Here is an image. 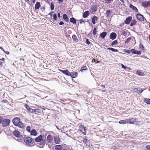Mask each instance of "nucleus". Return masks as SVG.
<instances>
[{
    "label": "nucleus",
    "mask_w": 150,
    "mask_h": 150,
    "mask_svg": "<svg viewBox=\"0 0 150 150\" xmlns=\"http://www.w3.org/2000/svg\"><path fill=\"white\" fill-rule=\"evenodd\" d=\"M35 141L36 142H38L37 145L38 147L40 148L44 147L45 143V140L43 139V137L41 135L37 137L35 139Z\"/></svg>",
    "instance_id": "nucleus-1"
},
{
    "label": "nucleus",
    "mask_w": 150,
    "mask_h": 150,
    "mask_svg": "<svg viewBox=\"0 0 150 150\" xmlns=\"http://www.w3.org/2000/svg\"><path fill=\"white\" fill-rule=\"evenodd\" d=\"M25 107L29 112L35 114H39L41 112V110L40 109V107L36 108L35 109H33L30 108L28 105L26 104Z\"/></svg>",
    "instance_id": "nucleus-2"
},
{
    "label": "nucleus",
    "mask_w": 150,
    "mask_h": 150,
    "mask_svg": "<svg viewBox=\"0 0 150 150\" xmlns=\"http://www.w3.org/2000/svg\"><path fill=\"white\" fill-rule=\"evenodd\" d=\"M14 125L16 126H18L20 128H23L24 125L20 121V119L18 117H14L12 120Z\"/></svg>",
    "instance_id": "nucleus-3"
},
{
    "label": "nucleus",
    "mask_w": 150,
    "mask_h": 150,
    "mask_svg": "<svg viewBox=\"0 0 150 150\" xmlns=\"http://www.w3.org/2000/svg\"><path fill=\"white\" fill-rule=\"evenodd\" d=\"M13 135L16 137L15 139L19 142H21L23 140V137L22 136L20 135L19 132L17 130H15L13 132Z\"/></svg>",
    "instance_id": "nucleus-4"
},
{
    "label": "nucleus",
    "mask_w": 150,
    "mask_h": 150,
    "mask_svg": "<svg viewBox=\"0 0 150 150\" xmlns=\"http://www.w3.org/2000/svg\"><path fill=\"white\" fill-rule=\"evenodd\" d=\"M24 141L26 145L30 146L34 142L33 139L30 137H26L24 139Z\"/></svg>",
    "instance_id": "nucleus-5"
},
{
    "label": "nucleus",
    "mask_w": 150,
    "mask_h": 150,
    "mask_svg": "<svg viewBox=\"0 0 150 150\" xmlns=\"http://www.w3.org/2000/svg\"><path fill=\"white\" fill-rule=\"evenodd\" d=\"M10 122V120L8 119H6L3 120L1 124L4 127H6L8 125Z\"/></svg>",
    "instance_id": "nucleus-6"
},
{
    "label": "nucleus",
    "mask_w": 150,
    "mask_h": 150,
    "mask_svg": "<svg viewBox=\"0 0 150 150\" xmlns=\"http://www.w3.org/2000/svg\"><path fill=\"white\" fill-rule=\"evenodd\" d=\"M79 130L83 134H84V133H86L85 127L84 125H79Z\"/></svg>",
    "instance_id": "nucleus-7"
},
{
    "label": "nucleus",
    "mask_w": 150,
    "mask_h": 150,
    "mask_svg": "<svg viewBox=\"0 0 150 150\" xmlns=\"http://www.w3.org/2000/svg\"><path fill=\"white\" fill-rule=\"evenodd\" d=\"M54 141L56 144H59L60 143V138L57 136H55L54 137Z\"/></svg>",
    "instance_id": "nucleus-8"
},
{
    "label": "nucleus",
    "mask_w": 150,
    "mask_h": 150,
    "mask_svg": "<svg viewBox=\"0 0 150 150\" xmlns=\"http://www.w3.org/2000/svg\"><path fill=\"white\" fill-rule=\"evenodd\" d=\"M136 17L138 20L141 21H144V17L142 14L139 13L136 15Z\"/></svg>",
    "instance_id": "nucleus-9"
},
{
    "label": "nucleus",
    "mask_w": 150,
    "mask_h": 150,
    "mask_svg": "<svg viewBox=\"0 0 150 150\" xmlns=\"http://www.w3.org/2000/svg\"><path fill=\"white\" fill-rule=\"evenodd\" d=\"M53 138L51 135H48L47 137V140L48 143H51L52 142Z\"/></svg>",
    "instance_id": "nucleus-10"
},
{
    "label": "nucleus",
    "mask_w": 150,
    "mask_h": 150,
    "mask_svg": "<svg viewBox=\"0 0 150 150\" xmlns=\"http://www.w3.org/2000/svg\"><path fill=\"white\" fill-rule=\"evenodd\" d=\"M142 6L144 7L150 6V1H145L142 3Z\"/></svg>",
    "instance_id": "nucleus-11"
},
{
    "label": "nucleus",
    "mask_w": 150,
    "mask_h": 150,
    "mask_svg": "<svg viewBox=\"0 0 150 150\" xmlns=\"http://www.w3.org/2000/svg\"><path fill=\"white\" fill-rule=\"evenodd\" d=\"M78 73L77 72L73 71L70 73L69 75L72 78L76 77L78 76Z\"/></svg>",
    "instance_id": "nucleus-12"
},
{
    "label": "nucleus",
    "mask_w": 150,
    "mask_h": 150,
    "mask_svg": "<svg viewBox=\"0 0 150 150\" xmlns=\"http://www.w3.org/2000/svg\"><path fill=\"white\" fill-rule=\"evenodd\" d=\"M132 19V17L129 16L126 18L125 20V23L126 24H129Z\"/></svg>",
    "instance_id": "nucleus-13"
},
{
    "label": "nucleus",
    "mask_w": 150,
    "mask_h": 150,
    "mask_svg": "<svg viewBox=\"0 0 150 150\" xmlns=\"http://www.w3.org/2000/svg\"><path fill=\"white\" fill-rule=\"evenodd\" d=\"M136 119V118H131L129 120H127V123L134 124V123Z\"/></svg>",
    "instance_id": "nucleus-14"
},
{
    "label": "nucleus",
    "mask_w": 150,
    "mask_h": 150,
    "mask_svg": "<svg viewBox=\"0 0 150 150\" xmlns=\"http://www.w3.org/2000/svg\"><path fill=\"white\" fill-rule=\"evenodd\" d=\"M116 34L115 33L112 32L110 33V38L112 40H113L116 38Z\"/></svg>",
    "instance_id": "nucleus-15"
},
{
    "label": "nucleus",
    "mask_w": 150,
    "mask_h": 150,
    "mask_svg": "<svg viewBox=\"0 0 150 150\" xmlns=\"http://www.w3.org/2000/svg\"><path fill=\"white\" fill-rule=\"evenodd\" d=\"M59 71L61 72L63 74L66 75L67 76H69L70 74V72L67 69H66L64 70H62L60 69H59Z\"/></svg>",
    "instance_id": "nucleus-16"
},
{
    "label": "nucleus",
    "mask_w": 150,
    "mask_h": 150,
    "mask_svg": "<svg viewBox=\"0 0 150 150\" xmlns=\"http://www.w3.org/2000/svg\"><path fill=\"white\" fill-rule=\"evenodd\" d=\"M98 18L96 16H94L92 18V22L94 25L97 21Z\"/></svg>",
    "instance_id": "nucleus-17"
},
{
    "label": "nucleus",
    "mask_w": 150,
    "mask_h": 150,
    "mask_svg": "<svg viewBox=\"0 0 150 150\" xmlns=\"http://www.w3.org/2000/svg\"><path fill=\"white\" fill-rule=\"evenodd\" d=\"M97 6L96 5H94L92 6L91 8V12H95L97 10Z\"/></svg>",
    "instance_id": "nucleus-18"
},
{
    "label": "nucleus",
    "mask_w": 150,
    "mask_h": 150,
    "mask_svg": "<svg viewBox=\"0 0 150 150\" xmlns=\"http://www.w3.org/2000/svg\"><path fill=\"white\" fill-rule=\"evenodd\" d=\"M83 142L85 143L86 146H89L90 145L89 141L86 138H84L83 140Z\"/></svg>",
    "instance_id": "nucleus-19"
},
{
    "label": "nucleus",
    "mask_w": 150,
    "mask_h": 150,
    "mask_svg": "<svg viewBox=\"0 0 150 150\" xmlns=\"http://www.w3.org/2000/svg\"><path fill=\"white\" fill-rule=\"evenodd\" d=\"M41 6L40 3L39 2H36L35 5V10H37L39 9Z\"/></svg>",
    "instance_id": "nucleus-20"
},
{
    "label": "nucleus",
    "mask_w": 150,
    "mask_h": 150,
    "mask_svg": "<svg viewBox=\"0 0 150 150\" xmlns=\"http://www.w3.org/2000/svg\"><path fill=\"white\" fill-rule=\"evenodd\" d=\"M134 91L135 92L140 93L143 92V90L140 88L139 89L138 88H134Z\"/></svg>",
    "instance_id": "nucleus-21"
},
{
    "label": "nucleus",
    "mask_w": 150,
    "mask_h": 150,
    "mask_svg": "<svg viewBox=\"0 0 150 150\" xmlns=\"http://www.w3.org/2000/svg\"><path fill=\"white\" fill-rule=\"evenodd\" d=\"M89 15V12L88 11H86L83 13V18L87 17Z\"/></svg>",
    "instance_id": "nucleus-22"
},
{
    "label": "nucleus",
    "mask_w": 150,
    "mask_h": 150,
    "mask_svg": "<svg viewBox=\"0 0 150 150\" xmlns=\"http://www.w3.org/2000/svg\"><path fill=\"white\" fill-rule=\"evenodd\" d=\"M107 32H103L100 35V37L102 38H105L107 35Z\"/></svg>",
    "instance_id": "nucleus-23"
},
{
    "label": "nucleus",
    "mask_w": 150,
    "mask_h": 150,
    "mask_svg": "<svg viewBox=\"0 0 150 150\" xmlns=\"http://www.w3.org/2000/svg\"><path fill=\"white\" fill-rule=\"evenodd\" d=\"M30 134L31 135L36 136L37 134V133L36 130L35 129H32L30 131Z\"/></svg>",
    "instance_id": "nucleus-24"
},
{
    "label": "nucleus",
    "mask_w": 150,
    "mask_h": 150,
    "mask_svg": "<svg viewBox=\"0 0 150 150\" xmlns=\"http://www.w3.org/2000/svg\"><path fill=\"white\" fill-rule=\"evenodd\" d=\"M129 7L132 9L135 12H138V10L137 8L133 6L132 5L130 4L129 5Z\"/></svg>",
    "instance_id": "nucleus-25"
},
{
    "label": "nucleus",
    "mask_w": 150,
    "mask_h": 150,
    "mask_svg": "<svg viewBox=\"0 0 150 150\" xmlns=\"http://www.w3.org/2000/svg\"><path fill=\"white\" fill-rule=\"evenodd\" d=\"M70 21L74 24H76V20L74 18L72 17L70 18Z\"/></svg>",
    "instance_id": "nucleus-26"
},
{
    "label": "nucleus",
    "mask_w": 150,
    "mask_h": 150,
    "mask_svg": "<svg viewBox=\"0 0 150 150\" xmlns=\"http://www.w3.org/2000/svg\"><path fill=\"white\" fill-rule=\"evenodd\" d=\"M111 12V11L110 10H108L106 11L105 15L107 17H109L110 16V14Z\"/></svg>",
    "instance_id": "nucleus-27"
},
{
    "label": "nucleus",
    "mask_w": 150,
    "mask_h": 150,
    "mask_svg": "<svg viewBox=\"0 0 150 150\" xmlns=\"http://www.w3.org/2000/svg\"><path fill=\"white\" fill-rule=\"evenodd\" d=\"M137 23V21L133 19L131 21V22L130 24V26H132L135 25Z\"/></svg>",
    "instance_id": "nucleus-28"
},
{
    "label": "nucleus",
    "mask_w": 150,
    "mask_h": 150,
    "mask_svg": "<svg viewBox=\"0 0 150 150\" xmlns=\"http://www.w3.org/2000/svg\"><path fill=\"white\" fill-rule=\"evenodd\" d=\"M62 148V145H57L55 146L56 150H61Z\"/></svg>",
    "instance_id": "nucleus-29"
},
{
    "label": "nucleus",
    "mask_w": 150,
    "mask_h": 150,
    "mask_svg": "<svg viewBox=\"0 0 150 150\" xmlns=\"http://www.w3.org/2000/svg\"><path fill=\"white\" fill-rule=\"evenodd\" d=\"M107 49L113 52H118V50L117 49H114L112 47H107Z\"/></svg>",
    "instance_id": "nucleus-30"
},
{
    "label": "nucleus",
    "mask_w": 150,
    "mask_h": 150,
    "mask_svg": "<svg viewBox=\"0 0 150 150\" xmlns=\"http://www.w3.org/2000/svg\"><path fill=\"white\" fill-rule=\"evenodd\" d=\"M63 18L66 21L68 22L69 21L68 18L66 14H64L63 16Z\"/></svg>",
    "instance_id": "nucleus-31"
},
{
    "label": "nucleus",
    "mask_w": 150,
    "mask_h": 150,
    "mask_svg": "<svg viewBox=\"0 0 150 150\" xmlns=\"http://www.w3.org/2000/svg\"><path fill=\"white\" fill-rule=\"evenodd\" d=\"M136 74L139 76H143L144 75V73L142 72L140 70H137L136 71Z\"/></svg>",
    "instance_id": "nucleus-32"
},
{
    "label": "nucleus",
    "mask_w": 150,
    "mask_h": 150,
    "mask_svg": "<svg viewBox=\"0 0 150 150\" xmlns=\"http://www.w3.org/2000/svg\"><path fill=\"white\" fill-rule=\"evenodd\" d=\"M72 38L74 41H75L76 42H77L78 41V38L75 35H73L72 36Z\"/></svg>",
    "instance_id": "nucleus-33"
},
{
    "label": "nucleus",
    "mask_w": 150,
    "mask_h": 150,
    "mask_svg": "<svg viewBox=\"0 0 150 150\" xmlns=\"http://www.w3.org/2000/svg\"><path fill=\"white\" fill-rule=\"evenodd\" d=\"M127 120H121L119 121V123L120 124H125L127 123Z\"/></svg>",
    "instance_id": "nucleus-34"
},
{
    "label": "nucleus",
    "mask_w": 150,
    "mask_h": 150,
    "mask_svg": "<svg viewBox=\"0 0 150 150\" xmlns=\"http://www.w3.org/2000/svg\"><path fill=\"white\" fill-rule=\"evenodd\" d=\"M5 59L3 58L1 59H0V65L2 66V65L5 62L4 61Z\"/></svg>",
    "instance_id": "nucleus-35"
},
{
    "label": "nucleus",
    "mask_w": 150,
    "mask_h": 150,
    "mask_svg": "<svg viewBox=\"0 0 150 150\" xmlns=\"http://www.w3.org/2000/svg\"><path fill=\"white\" fill-rule=\"evenodd\" d=\"M132 38V37H130L128 38L127 40H125V44H127L128 42H129L130 41V40H131Z\"/></svg>",
    "instance_id": "nucleus-36"
},
{
    "label": "nucleus",
    "mask_w": 150,
    "mask_h": 150,
    "mask_svg": "<svg viewBox=\"0 0 150 150\" xmlns=\"http://www.w3.org/2000/svg\"><path fill=\"white\" fill-rule=\"evenodd\" d=\"M118 43V42H117V40H115L114 41H113L112 43H111V45L112 46H113V45H116Z\"/></svg>",
    "instance_id": "nucleus-37"
},
{
    "label": "nucleus",
    "mask_w": 150,
    "mask_h": 150,
    "mask_svg": "<svg viewBox=\"0 0 150 150\" xmlns=\"http://www.w3.org/2000/svg\"><path fill=\"white\" fill-rule=\"evenodd\" d=\"M139 48L141 50H144V47L141 43L139 45Z\"/></svg>",
    "instance_id": "nucleus-38"
},
{
    "label": "nucleus",
    "mask_w": 150,
    "mask_h": 150,
    "mask_svg": "<svg viewBox=\"0 0 150 150\" xmlns=\"http://www.w3.org/2000/svg\"><path fill=\"white\" fill-rule=\"evenodd\" d=\"M144 102L146 103L147 104H150V99H146L144 100Z\"/></svg>",
    "instance_id": "nucleus-39"
},
{
    "label": "nucleus",
    "mask_w": 150,
    "mask_h": 150,
    "mask_svg": "<svg viewBox=\"0 0 150 150\" xmlns=\"http://www.w3.org/2000/svg\"><path fill=\"white\" fill-rule=\"evenodd\" d=\"M97 32L96 29V27H94V28L93 31V33L94 36H95Z\"/></svg>",
    "instance_id": "nucleus-40"
},
{
    "label": "nucleus",
    "mask_w": 150,
    "mask_h": 150,
    "mask_svg": "<svg viewBox=\"0 0 150 150\" xmlns=\"http://www.w3.org/2000/svg\"><path fill=\"white\" fill-rule=\"evenodd\" d=\"M57 16L56 14H54L53 16V18L52 19H53V21H56L57 20Z\"/></svg>",
    "instance_id": "nucleus-41"
},
{
    "label": "nucleus",
    "mask_w": 150,
    "mask_h": 150,
    "mask_svg": "<svg viewBox=\"0 0 150 150\" xmlns=\"http://www.w3.org/2000/svg\"><path fill=\"white\" fill-rule=\"evenodd\" d=\"M87 69V68L86 66H84L81 67V71H83V70H86Z\"/></svg>",
    "instance_id": "nucleus-42"
},
{
    "label": "nucleus",
    "mask_w": 150,
    "mask_h": 150,
    "mask_svg": "<svg viewBox=\"0 0 150 150\" xmlns=\"http://www.w3.org/2000/svg\"><path fill=\"white\" fill-rule=\"evenodd\" d=\"M50 8H51V9L52 10H53L54 9V4L52 3H51Z\"/></svg>",
    "instance_id": "nucleus-43"
},
{
    "label": "nucleus",
    "mask_w": 150,
    "mask_h": 150,
    "mask_svg": "<svg viewBox=\"0 0 150 150\" xmlns=\"http://www.w3.org/2000/svg\"><path fill=\"white\" fill-rule=\"evenodd\" d=\"M30 127L29 126H28L27 127L26 129L27 131L29 132H30Z\"/></svg>",
    "instance_id": "nucleus-44"
},
{
    "label": "nucleus",
    "mask_w": 150,
    "mask_h": 150,
    "mask_svg": "<svg viewBox=\"0 0 150 150\" xmlns=\"http://www.w3.org/2000/svg\"><path fill=\"white\" fill-rule=\"evenodd\" d=\"M130 52L131 53L133 54H135L136 53V50L135 49H132L130 50Z\"/></svg>",
    "instance_id": "nucleus-45"
},
{
    "label": "nucleus",
    "mask_w": 150,
    "mask_h": 150,
    "mask_svg": "<svg viewBox=\"0 0 150 150\" xmlns=\"http://www.w3.org/2000/svg\"><path fill=\"white\" fill-rule=\"evenodd\" d=\"M85 42L87 45H89L90 44V42L89 41L88 39L87 38L86 39V42Z\"/></svg>",
    "instance_id": "nucleus-46"
},
{
    "label": "nucleus",
    "mask_w": 150,
    "mask_h": 150,
    "mask_svg": "<svg viewBox=\"0 0 150 150\" xmlns=\"http://www.w3.org/2000/svg\"><path fill=\"white\" fill-rule=\"evenodd\" d=\"M136 54L140 55L141 54L142 52L140 51L136 50Z\"/></svg>",
    "instance_id": "nucleus-47"
},
{
    "label": "nucleus",
    "mask_w": 150,
    "mask_h": 150,
    "mask_svg": "<svg viewBox=\"0 0 150 150\" xmlns=\"http://www.w3.org/2000/svg\"><path fill=\"white\" fill-rule=\"evenodd\" d=\"M146 147L148 150H150V145H147Z\"/></svg>",
    "instance_id": "nucleus-48"
},
{
    "label": "nucleus",
    "mask_w": 150,
    "mask_h": 150,
    "mask_svg": "<svg viewBox=\"0 0 150 150\" xmlns=\"http://www.w3.org/2000/svg\"><path fill=\"white\" fill-rule=\"evenodd\" d=\"M3 118L1 116H0V124H1L3 121Z\"/></svg>",
    "instance_id": "nucleus-49"
},
{
    "label": "nucleus",
    "mask_w": 150,
    "mask_h": 150,
    "mask_svg": "<svg viewBox=\"0 0 150 150\" xmlns=\"http://www.w3.org/2000/svg\"><path fill=\"white\" fill-rule=\"evenodd\" d=\"M2 102L4 103H8V101L7 100L4 99L2 101Z\"/></svg>",
    "instance_id": "nucleus-50"
},
{
    "label": "nucleus",
    "mask_w": 150,
    "mask_h": 150,
    "mask_svg": "<svg viewBox=\"0 0 150 150\" xmlns=\"http://www.w3.org/2000/svg\"><path fill=\"white\" fill-rule=\"evenodd\" d=\"M121 66L122 68H124L125 69H126L127 68V67L125 66L123 64H122Z\"/></svg>",
    "instance_id": "nucleus-51"
},
{
    "label": "nucleus",
    "mask_w": 150,
    "mask_h": 150,
    "mask_svg": "<svg viewBox=\"0 0 150 150\" xmlns=\"http://www.w3.org/2000/svg\"><path fill=\"white\" fill-rule=\"evenodd\" d=\"M130 50H125V52L126 53H128V54H130Z\"/></svg>",
    "instance_id": "nucleus-52"
},
{
    "label": "nucleus",
    "mask_w": 150,
    "mask_h": 150,
    "mask_svg": "<svg viewBox=\"0 0 150 150\" xmlns=\"http://www.w3.org/2000/svg\"><path fill=\"white\" fill-rule=\"evenodd\" d=\"M111 1H105V3L108 4L111 3Z\"/></svg>",
    "instance_id": "nucleus-53"
},
{
    "label": "nucleus",
    "mask_w": 150,
    "mask_h": 150,
    "mask_svg": "<svg viewBox=\"0 0 150 150\" xmlns=\"http://www.w3.org/2000/svg\"><path fill=\"white\" fill-rule=\"evenodd\" d=\"M80 23L81 24L82 22H84V21L82 19L80 20H79Z\"/></svg>",
    "instance_id": "nucleus-54"
},
{
    "label": "nucleus",
    "mask_w": 150,
    "mask_h": 150,
    "mask_svg": "<svg viewBox=\"0 0 150 150\" xmlns=\"http://www.w3.org/2000/svg\"><path fill=\"white\" fill-rule=\"evenodd\" d=\"M64 24V23L62 21H60L59 23V24L60 25H63Z\"/></svg>",
    "instance_id": "nucleus-55"
},
{
    "label": "nucleus",
    "mask_w": 150,
    "mask_h": 150,
    "mask_svg": "<svg viewBox=\"0 0 150 150\" xmlns=\"http://www.w3.org/2000/svg\"><path fill=\"white\" fill-rule=\"evenodd\" d=\"M127 34V32L126 31H124L123 33H122V34L124 35H125Z\"/></svg>",
    "instance_id": "nucleus-56"
},
{
    "label": "nucleus",
    "mask_w": 150,
    "mask_h": 150,
    "mask_svg": "<svg viewBox=\"0 0 150 150\" xmlns=\"http://www.w3.org/2000/svg\"><path fill=\"white\" fill-rule=\"evenodd\" d=\"M53 13V11H51L50 13H49V15H50L51 17L52 16V13Z\"/></svg>",
    "instance_id": "nucleus-57"
},
{
    "label": "nucleus",
    "mask_w": 150,
    "mask_h": 150,
    "mask_svg": "<svg viewBox=\"0 0 150 150\" xmlns=\"http://www.w3.org/2000/svg\"><path fill=\"white\" fill-rule=\"evenodd\" d=\"M4 52L7 54H9V52L8 51H6V52H5V51H4Z\"/></svg>",
    "instance_id": "nucleus-58"
},
{
    "label": "nucleus",
    "mask_w": 150,
    "mask_h": 150,
    "mask_svg": "<svg viewBox=\"0 0 150 150\" xmlns=\"http://www.w3.org/2000/svg\"><path fill=\"white\" fill-rule=\"evenodd\" d=\"M97 60H98L97 59H95L94 58H93L92 59V62H96V61H97Z\"/></svg>",
    "instance_id": "nucleus-59"
},
{
    "label": "nucleus",
    "mask_w": 150,
    "mask_h": 150,
    "mask_svg": "<svg viewBox=\"0 0 150 150\" xmlns=\"http://www.w3.org/2000/svg\"><path fill=\"white\" fill-rule=\"evenodd\" d=\"M57 15H58V17H60V13H59H59H58V14H57Z\"/></svg>",
    "instance_id": "nucleus-60"
},
{
    "label": "nucleus",
    "mask_w": 150,
    "mask_h": 150,
    "mask_svg": "<svg viewBox=\"0 0 150 150\" xmlns=\"http://www.w3.org/2000/svg\"><path fill=\"white\" fill-rule=\"evenodd\" d=\"M0 48L4 52V50L2 48V47H0Z\"/></svg>",
    "instance_id": "nucleus-61"
},
{
    "label": "nucleus",
    "mask_w": 150,
    "mask_h": 150,
    "mask_svg": "<svg viewBox=\"0 0 150 150\" xmlns=\"http://www.w3.org/2000/svg\"><path fill=\"white\" fill-rule=\"evenodd\" d=\"M101 86L103 87V88H105V86L104 85H102Z\"/></svg>",
    "instance_id": "nucleus-62"
},
{
    "label": "nucleus",
    "mask_w": 150,
    "mask_h": 150,
    "mask_svg": "<svg viewBox=\"0 0 150 150\" xmlns=\"http://www.w3.org/2000/svg\"><path fill=\"white\" fill-rule=\"evenodd\" d=\"M149 40H150V34L149 36Z\"/></svg>",
    "instance_id": "nucleus-63"
},
{
    "label": "nucleus",
    "mask_w": 150,
    "mask_h": 150,
    "mask_svg": "<svg viewBox=\"0 0 150 150\" xmlns=\"http://www.w3.org/2000/svg\"><path fill=\"white\" fill-rule=\"evenodd\" d=\"M59 1V3H60V2H62L63 1L61 0V1Z\"/></svg>",
    "instance_id": "nucleus-64"
}]
</instances>
